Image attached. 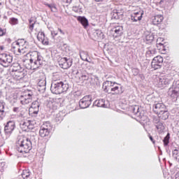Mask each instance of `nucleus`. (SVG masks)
<instances>
[{"instance_id":"nucleus-6","label":"nucleus","mask_w":179,"mask_h":179,"mask_svg":"<svg viewBox=\"0 0 179 179\" xmlns=\"http://www.w3.org/2000/svg\"><path fill=\"white\" fill-rule=\"evenodd\" d=\"M11 47L14 52H18L17 53V55H22L27 52V48L26 46L24 47L23 44H22L19 40L17 41L13 42L11 45Z\"/></svg>"},{"instance_id":"nucleus-1","label":"nucleus","mask_w":179,"mask_h":179,"mask_svg":"<svg viewBox=\"0 0 179 179\" xmlns=\"http://www.w3.org/2000/svg\"><path fill=\"white\" fill-rule=\"evenodd\" d=\"M26 57L29 60V66L28 69H37L43 65L44 58L38 51L29 52L26 54Z\"/></svg>"},{"instance_id":"nucleus-49","label":"nucleus","mask_w":179,"mask_h":179,"mask_svg":"<svg viewBox=\"0 0 179 179\" xmlns=\"http://www.w3.org/2000/svg\"><path fill=\"white\" fill-rule=\"evenodd\" d=\"M157 110V103L154 105V108H153L154 113H155V114H157V110Z\"/></svg>"},{"instance_id":"nucleus-31","label":"nucleus","mask_w":179,"mask_h":179,"mask_svg":"<svg viewBox=\"0 0 179 179\" xmlns=\"http://www.w3.org/2000/svg\"><path fill=\"white\" fill-rule=\"evenodd\" d=\"M157 48L159 54H166V47H164V43H159Z\"/></svg>"},{"instance_id":"nucleus-28","label":"nucleus","mask_w":179,"mask_h":179,"mask_svg":"<svg viewBox=\"0 0 179 179\" xmlns=\"http://www.w3.org/2000/svg\"><path fill=\"white\" fill-rule=\"evenodd\" d=\"M30 123L28 120H24L22 123H20V128L22 129V131H24L25 132H29V131H31L30 129Z\"/></svg>"},{"instance_id":"nucleus-56","label":"nucleus","mask_w":179,"mask_h":179,"mask_svg":"<svg viewBox=\"0 0 179 179\" xmlns=\"http://www.w3.org/2000/svg\"><path fill=\"white\" fill-rule=\"evenodd\" d=\"M149 138L150 141L152 142V143H155V140H153V137H152V136H149Z\"/></svg>"},{"instance_id":"nucleus-2","label":"nucleus","mask_w":179,"mask_h":179,"mask_svg":"<svg viewBox=\"0 0 179 179\" xmlns=\"http://www.w3.org/2000/svg\"><path fill=\"white\" fill-rule=\"evenodd\" d=\"M102 87L106 93H112V94H122L124 93L122 85L115 82L106 80L103 82Z\"/></svg>"},{"instance_id":"nucleus-16","label":"nucleus","mask_w":179,"mask_h":179,"mask_svg":"<svg viewBox=\"0 0 179 179\" xmlns=\"http://www.w3.org/2000/svg\"><path fill=\"white\" fill-rule=\"evenodd\" d=\"M40 111V102L36 100L32 102L31 107L29 108V114L31 115H37Z\"/></svg>"},{"instance_id":"nucleus-55","label":"nucleus","mask_w":179,"mask_h":179,"mask_svg":"<svg viewBox=\"0 0 179 179\" xmlns=\"http://www.w3.org/2000/svg\"><path fill=\"white\" fill-rule=\"evenodd\" d=\"M47 6H48L51 10H52V8H54L51 4H47Z\"/></svg>"},{"instance_id":"nucleus-30","label":"nucleus","mask_w":179,"mask_h":179,"mask_svg":"<svg viewBox=\"0 0 179 179\" xmlns=\"http://www.w3.org/2000/svg\"><path fill=\"white\" fill-rule=\"evenodd\" d=\"M8 100L9 103H10L12 105L15 104L17 101V94H12L8 97Z\"/></svg>"},{"instance_id":"nucleus-23","label":"nucleus","mask_w":179,"mask_h":179,"mask_svg":"<svg viewBox=\"0 0 179 179\" xmlns=\"http://www.w3.org/2000/svg\"><path fill=\"white\" fill-rule=\"evenodd\" d=\"M77 20L79 22V23H80V24H82L84 29L89 27V20H87V18H86L85 16H78Z\"/></svg>"},{"instance_id":"nucleus-57","label":"nucleus","mask_w":179,"mask_h":179,"mask_svg":"<svg viewBox=\"0 0 179 179\" xmlns=\"http://www.w3.org/2000/svg\"><path fill=\"white\" fill-rule=\"evenodd\" d=\"M175 179H179V175H178H178H176Z\"/></svg>"},{"instance_id":"nucleus-43","label":"nucleus","mask_w":179,"mask_h":179,"mask_svg":"<svg viewBox=\"0 0 179 179\" xmlns=\"http://www.w3.org/2000/svg\"><path fill=\"white\" fill-rule=\"evenodd\" d=\"M157 17H158V20H157L158 23L159 22L162 23V22H163V20H164V17L162 15H158Z\"/></svg>"},{"instance_id":"nucleus-20","label":"nucleus","mask_w":179,"mask_h":179,"mask_svg":"<svg viewBox=\"0 0 179 179\" xmlns=\"http://www.w3.org/2000/svg\"><path fill=\"white\" fill-rule=\"evenodd\" d=\"M129 110L132 114L136 115V117H138V118H142V113L139 110V106H132L129 107Z\"/></svg>"},{"instance_id":"nucleus-52","label":"nucleus","mask_w":179,"mask_h":179,"mask_svg":"<svg viewBox=\"0 0 179 179\" xmlns=\"http://www.w3.org/2000/svg\"><path fill=\"white\" fill-rule=\"evenodd\" d=\"M64 3H71L72 0H62Z\"/></svg>"},{"instance_id":"nucleus-44","label":"nucleus","mask_w":179,"mask_h":179,"mask_svg":"<svg viewBox=\"0 0 179 179\" xmlns=\"http://www.w3.org/2000/svg\"><path fill=\"white\" fill-rule=\"evenodd\" d=\"M158 27H159V29H161V30H162L163 32H164V29L166 27V25L164 24H159L158 23Z\"/></svg>"},{"instance_id":"nucleus-4","label":"nucleus","mask_w":179,"mask_h":179,"mask_svg":"<svg viewBox=\"0 0 179 179\" xmlns=\"http://www.w3.org/2000/svg\"><path fill=\"white\" fill-rule=\"evenodd\" d=\"M69 85L64 83L62 81H55L52 83L50 90L53 94H61L68 91Z\"/></svg>"},{"instance_id":"nucleus-24","label":"nucleus","mask_w":179,"mask_h":179,"mask_svg":"<svg viewBox=\"0 0 179 179\" xmlns=\"http://www.w3.org/2000/svg\"><path fill=\"white\" fill-rule=\"evenodd\" d=\"M94 104L96 107H102L103 108H108V101L106 102V100H104L103 99L96 100Z\"/></svg>"},{"instance_id":"nucleus-32","label":"nucleus","mask_w":179,"mask_h":179,"mask_svg":"<svg viewBox=\"0 0 179 179\" xmlns=\"http://www.w3.org/2000/svg\"><path fill=\"white\" fill-rule=\"evenodd\" d=\"M22 177L24 179L30 178V171H29V169L23 170L22 173Z\"/></svg>"},{"instance_id":"nucleus-34","label":"nucleus","mask_w":179,"mask_h":179,"mask_svg":"<svg viewBox=\"0 0 179 179\" xmlns=\"http://www.w3.org/2000/svg\"><path fill=\"white\" fill-rule=\"evenodd\" d=\"M152 68L156 71L157 69V57H154L151 63Z\"/></svg>"},{"instance_id":"nucleus-50","label":"nucleus","mask_w":179,"mask_h":179,"mask_svg":"<svg viewBox=\"0 0 179 179\" xmlns=\"http://www.w3.org/2000/svg\"><path fill=\"white\" fill-rule=\"evenodd\" d=\"M19 110H20V108L15 107L13 108V111H14V113H19Z\"/></svg>"},{"instance_id":"nucleus-11","label":"nucleus","mask_w":179,"mask_h":179,"mask_svg":"<svg viewBox=\"0 0 179 179\" xmlns=\"http://www.w3.org/2000/svg\"><path fill=\"white\" fill-rule=\"evenodd\" d=\"M32 97L33 92H31V91H28L20 96L19 101H20L21 104H29V103H31Z\"/></svg>"},{"instance_id":"nucleus-18","label":"nucleus","mask_w":179,"mask_h":179,"mask_svg":"<svg viewBox=\"0 0 179 179\" xmlns=\"http://www.w3.org/2000/svg\"><path fill=\"white\" fill-rule=\"evenodd\" d=\"M37 39L40 43H42L43 45H48V38L45 37V34H44V32L43 31H39L38 35H37Z\"/></svg>"},{"instance_id":"nucleus-9","label":"nucleus","mask_w":179,"mask_h":179,"mask_svg":"<svg viewBox=\"0 0 179 179\" xmlns=\"http://www.w3.org/2000/svg\"><path fill=\"white\" fill-rule=\"evenodd\" d=\"M12 61H13V57L10 55L6 53L0 54V65H2L4 68H8L12 64Z\"/></svg>"},{"instance_id":"nucleus-54","label":"nucleus","mask_w":179,"mask_h":179,"mask_svg":"<svg viewBox=\"0 0 179 179\" xmlns=\"http://www.w3.org/2000/svg\"><path fill=\"white\" fill-rule=\"evenodd\" d=\"M157 41H164V38L159 37L157 38Z\"/></svg>"},{"instance_id":"nucleus-59","label":"nucleus","mask_w":179,"mask_h":179,"mask_svg":"<svg viewBox=\"0 0 179 179\" xmlns=\"http://www.w3.org/2000/svg\"><path fill=\"white\" fill-rule=\"evenodd\" d=\"M96 2H101L103 0H95Z\"/></svg>"},{"instance_id":"nucleus-22","label":"nucleus","mask_w":179,"mask_h":179,"mask_svg":"<svg viewBox=\"0 0 179 179\" xmlns=\"http://www.w3.org/2000/svg\"><path fill=\"white\" fill-rule=\"evenodd\" d=\"M80 57L83 61L92 64V59L89 57V53L85 50H80L79 52Z\"/></svg>"},{"instance_id":"nucleus-19","label":"nucleus","mask_w":179,"mask_h":179,"mask_svg":"<svg viewBox=\"0 0 179 179\" xmlns=\"http://www.w3.org/2000/svg\"><path fill=\"white\" fill-rule=\"evenodd\" d=\"M46 85H47V82L45 81V78L39 80L37 84V89L38 92H41V93H44V92H45Z\"/></svg>"},{"instance_id":"nucleus-38","label":"nucleus","mask_w":179,"mask_h":179,"mask_svg":"<svg viewBox=\"0 0 179 179\" xmlns=\"http://www.w3.org/2000/svg\"><path fill=\"white\" fill-rule=\"evenodd\" d=\"M157 129L159 134H162V132L164 131V126L163 125V123L158 122Z\"/></svg>"},{"instance_id":"nucleus-3","label":"nucleus","mask_w":179,"mask_h":179,"mask_svg":"<svg viewBox=\"0 0 179 179\" xmlns=\"http://www.w3.org/2000/svg\"><path fill=\"white\" fill-rule=\"evenodd\" d=\"M31 141L27 137L19 136L16 141V149L19 153H29L31 150Z\"/></svg>"},{"instance_id":"nucleus-61","label":"nucleus","mask_w":179,"mask_h":179,"mask_svg":"<svg viewBox=\"0 0 179 179\" xmlns=\"http://www.w3.org/2000/svg\"><path fill=\"white\" fill-rule=\"evenodd\" d=\"M156 121H157L156 120H154V122H155V124H157Z\"/></svg>"},{"instance_id":"nucleus-27","label":"nucleus","mask_w":179,"mask_h":179,"mask_svg":"<svg viewBox=\"0 0 179 179\" xmlns=\"http://www.w3.org/2000/svg\"><path fill=\"white\" fill-rule=\"evenodd\" d=\"M111 15L112 19H122V11L120 10H113Z\"/></svg>"},{"instance_id":"nucleus-53","label":"nucleus","mask_w":179,"mask_h":179,"mask_svg":"<svg viewBox=\"0 0 179 179\" xmlns=\"http://www.w3.org/2000/svg\"><path fill=\"white\" fill-rule=\"evenodd\" d=\"M58 31H59V33L61 34H63V36L65 34V32H64V31H62V29H61V28H58Z\"/></svg>"},{"instance_id":"nucleus-14","label":"nucleus","mask_w":179,"mask_h":179,"mask_svg":"<svg viewBox=\"0 0 179 179\" xmlns=\"http://www.w3.org/2000/svg\"><path fill=\"white\" fill-rule=\"evenodd\" d=\"M15 122L9 121L6 123L4 127V132L6 136L10 137L12 135V132L15 130Z\"/></svg>"},{"instance_id":"nucleus-21","label":"nucleus","mask_w":179,"mask_h":179,"mask_svg":"<svg viewBox=\"0 0 179 179\" xmlns=\"http://www.w3.org/2000/svg\"><path fill=\"white\" fill-rule=\"evenodd\" d=\"M169 83L170 80L167 78V76H161L158 82V87H164V86H166V85H169Z\"/></svg>"},{"instance_id":"nucleus-51","label":"nucleus","mask_w":179,"mask_h":179,"mask_svg":"<svg viewBox=\"0 0 179 179\" xmlns=\"http://www.w3.org/2000/svg\"><path fill=\"white\" fill-rule=\"evenodd\" d=\"M96 34L98 35V37L101 38V36H103V32H101V31H98Z\"/></svg>"},{"instance_id":"nucleus-64","label":"nucleus","mask_w":179,"mask_h":179,"mask_svg":"<svg viewBox=\"0 0 179 179\" xmlns=\"http://www.w3.org/2000/svg\"><path fill=\"white\" fill-rule=\"evenodd\" d=\"M156 128H157V125H155Z\"/></svg>"},{"instance_id":"nucleus-39","label":"nucleus","mask_w":179,"mask_h":179,"mask_svg":"<svg viewBox=\"0 0 179 179\" xmlns=\"http://www.w3.org/2000/svg\"><path fill=\"white\" fill-rule=\"evenodd\" d=\"M29 123V129H34V125L37 124V122L36 120H28Z\"/></svg>"},{"instance_id":"nucleus-40","label":"nucleus","mask_w":179,"mask_h":179,"mask_svg":"<svg viewBox=\"0 0 179 179\" xmlns=\"http://www.w3.org/2000/svg\"><path fill=\"white\" fill-rule=\"evenodd\" d=\"M9 23L13 25L17 24L19 23V20H17V18L11 17L10 19Z\"/></svg>"},{"instance_id":"nucleus-10","label":"nucleus","mask_w":179,"mask_h":179,"mask_svg":"<svg viewBox=\"0 0 179 179\" xmlns=\"http://www.w3.org/2000/svg\"><path fill=\"white\" fill-rule=\"evenodd\" d=\"M158 118L166 120L169 118V112L166 110V106L164 104L158 103Z\"/></svg>"},{"instance_id":"nucleus-63","label":"nucleus","mask_w":179,"mask_h":179,"mask_svg":"<svg viewBox=\"0 0 179 179\" xmlns=\"http://www.w3.org/2000/svg\"><path fill=\"white\" fill-rule=\"evenodd\" d=\"M18 68H20V65H17Z\"/></svg>"},{"instance_id":"nucleus-58","label":"nucleus","mask_w":179,"mask_h":179,"mask_svg":"<svg viewBox=\"0 0 179 179\" xmlns=\"http://www.w3.org/2000/svg\"><path fill=\"white\" fill-rule=\"evenodd\" d=\"M4 49L3 45L0 46V50H3Z\"/></svg>"},{"instance_id":"nucleus-33","label":"nucleus","mask_w":179,"mask_h":179,"mask_svg":"<svg viewBox=\"0 0 179 179\" xmlns=\"http://www.w3.org/2000/svg\"><path fill=\"white\" fill-rule=\"evenodd\" d=\"M164 146H168L170 143V134H168L163 140Z\"/></svg>"},{"instance_id":"nucleus-60","label":"nucleus","mask_w":179,"mask_h":179,"mask_svg":"<svg viewBox=\"0 0 179 179\" xmlns=\"http://www.w3.org/2000/svg\"><path fill=\"white\" fill-rule=\"evenodd\" d=\"M1 94H2V92L0 91V97H1Z\"/></svg>"},{"instance_id":"nucleus-5","label":"nucleus","mask_w":179,"mask_h":179,"mask_svg":"<svg viewBox=\"0 0 179 179\" xmlns=\"http://www.w3.org/2000/svg\"><path fill=\"white\" fill-rule=\"evenodd\" d=\"M76 79L77 82L83 83V82L88 80L89 83L93 85V78L89 76V74L86 71H79L76 73Z\"/></svg>"},{"instance_id":"nucleus-45","label":"nucleus","mask_w":179,"mask_h":179,"mask_svg":"<svg viewBox=\"0 0 179 179\" xmlns=\"http://www.w3.org/2000/svg\"><path fill=\"white\" fill-rule=\"evenodd\" d=\"M6 33V31L5 29L0 28V36H5Z\"/></svg>"},{"instance_id":"nucleus-17","label":"nucleus","mask_w":179,"mask_h":179,"mask_svg":"<svg viewBox=\"0 0 179 179\" xmlns=\"http://www.w3.org/2000/svg\"><path fill=\"white\" fill-rule=\"evenodd\" d=\"M122 30H124L122 26L115 27L110 30V34L113 37L117 38V37H120L122 34Z\"/></svg>"},{"instance_id":"nucleus-46","label":"nucleus","mask_w":179,"mask_h":179,"mask_svg":"<svg viewBox=\"0 0 179 179\" xmlns=\"http://www.w3.org/2000/svg\"><path fill=\"white\" fill-rule=\"evenodd\" d=\"M152 24H154L155 26L157 24V20H156V17H152Z\"/></svg>"},{"instance_id":"nucleus-25","label":"nucleus","mask_w":179,"mask_h":179,"mask_svg":"<svg viewBox=\"0 0 179 179\" xmlns=\"http://www.w3.org/2000/svg\"><path fill=\"white\" fill-rule=\"evenodd\" d=\"M72 10L76 13H79V15H82V13H83V3H78L76 5L73 6L72 8Z\"/></svg>"},{"instance_id":"nucleus-62","label":"nucleus","mask_w":179,"mask_h":179,"mask_svg":"<svg viewBox=\"0 0 179 179\" xmlns=\"http://www.w3.org/2000/svg\"><path fill=\"white\" fill-rule=\"evenodd\" d=\"M2 173H3V172H1V171H0V176L2 174Z\"/></svg>"},{"instance_id":"nucleus-41","label":"nucleus","mask_w":179,"mask_h":179,"mask_svg":"<svg viewBox=\"0 0 179 179\" xmlns=\"http://www.w3.org/2000/svg\"><path fill=\"white\" fill-rule=\"evenodd\" d=\"M6 169V164L5 162H0V171L3 173Z\"/></svg>"},{"instance_id":"nucleus-35","label":"nucleus","mask_w":179,"mask_h":179,"mask_svg":"<svg viewBox=\"0 0 179 179\" xmlns=\"http://www.w3.org/2000/svg\"><path fill=\"white\" fill-rule=\"evenodd\" d=\"M157 69L162 68V65H163V57L162 56H157Z\"/></svg>"},{"instance_id":"nucleus-13","label":"nucleus","mask_w":179,"mask_h":179,"mask_svg":"<svg viewBox=\"0 0 179 179\" xmlns=\"http://www.w3.org/2000/svg\"><path fill=\"white\" fill-rule=\"evenodd\" d=\"M143 16V11L141 10H134L130 15L129 20L131 22H136L139 20H142Z\"/></svg>"},{"instance_id":"nucleus-7","label":"nucleus","mask_w":179,"mask_h":179,"mask_svg":"<svg viewBox=\"0 0 179 179\" xmlns=\"http://www.w3.org/2000/svg\"><path fill=\"white\" fill-rule=\"evenodd\" d=\"M168 95L172 100H177L179 97V81L174 82L168 91Z\"/></svg>"},{"instance_id":"nucleus-37","label":"nucleus","mask_w":179,"mask_h":179,"mask_svg":"<svg viewBox=\"0 0 179 179\" xmlns=\"http://www.w3.org/2000/svg\"><path fill=\"white\" fill-rule=\"evenodd\" d=\"M154 39L155 36H153V35L152 34H148L145 36V41H147V43H152Z\"/></svg>"},{"instance_id":"nucleus-12","label":"nucleus","mask_w":179,"mask_h":179,"mask_svg":"<svg viewBox=\"0 0 179 179\" xmlns=\"http://www.w3.org/2000/svg\"><path fill=\"white\" fill-rule=\"evenodd\" d=\"M92 104V96L87 95L81 99L79 101V106L80 108H87Z\"/></svg>"},{"instance_id":"nucleus-29","label":"nucleus","mask_w":179,"mask_h":179,"mask_svg":"<svg viewBox=\"0 0 179 179\" xmlns=\"http://www.w3.org/2000/svg\"><path fill=\"white\" fill-rule=\"evenodd\" d=\"M6 104L4 101H0V120L5 117V106Z\"/></svg>"},{"instance_id":"nucleus-36","label":"nucleus","mask_w":179,"mask_h":179,"mask_svg":"<svg viewBox=\"0 0 179 179\" xmlns=\"http://www.w3.org/2000/svg\"><path fill=\"white\" fill-rule=\"evenodd\" d=\"M34 24H36V21L33 20V18L29 19V29L31 31H33V29H34Z\"/></svg>"},{"instance_id":"nucleus-15","label":"nucleus","mask_w":179,"mask_h":179,"mask_svg":"<svg viewBox=\"0 0 179 179\" xmlns=\"http://www.w3.org/2000/svg\"><path fill=\"white\" fill-rule=\"evenodd\" d=\"M59 65L62 69H69L72 66V59L63 57L59 60Z\"/></svg>"},{"instance_id":"nucleus-26","label":"nucleus","mask_w":179,"mask_h":179,"mask_svg":"<svg viewBox=\"0 0 179 179\" xmlns=\"http://www.w3.org/2000/svg\"><path fill=\"white\" fill-rule=\"evenodd\" d=\"M13 71L15 72L13 76L15 80H20V79L24 78V73L23 71L15 69H13Z\"/></svg>"},{"instance_id":"nucleus-8","label":"nucleus","mask_w":179,"mask_h":179,"mask_svg":"<svg viewBox=\"0 0 179 179\" xmlns=\"http://www.w3.org/2000/svg\"><path fill=\"white\" fill-rule=\"evenodd\" d=\"M51 124L49 122H45L41 126L39 130V134L41 138H45L48 136L52 129Z\"/></svg>"},{"instance_id":"nucleus-47","label":"nucleus","mask_w":179,"mask_h":179,"mask_svg":"<svg viewBox=\"0 0 179 179\" xmlns=\"http://www.w3.org/2000/svg\"><path fill=\"white\" fill-rule=\"evenodd\" d=\"M51 34L52 37H55V36H58V32H57V31H52Z\"/></svg>"},{"instance_id":"nucleus-48","label":"nucleus","mask_w":179,"mask_h":179,"mask_svg":"<svg viewBox=\"0 0 179 179\" xmlns=\"http://www.w3.org/2000/svg\"><path fill=\"white\" fill-rule=\"evenodd\" d=\"M167 2V0H161L159 1V5H162V6H164V3H166Z\"/></svg>"},{"instance_id":"nucleus-42","label":"nucleus","mask_w":179,"mask_h":179,"mask_svg":"<svg viewBox=\"0 0 179 179\" xmlns=\"http://www.w3.org/2000/svg\"><path fill=\"white\" fill-rule=\"evenodd\" d=\"M63 117L61 116V113H58L56 115L55 121L56 122H61L62 121Z\"/></svg>"}]
</instances>
